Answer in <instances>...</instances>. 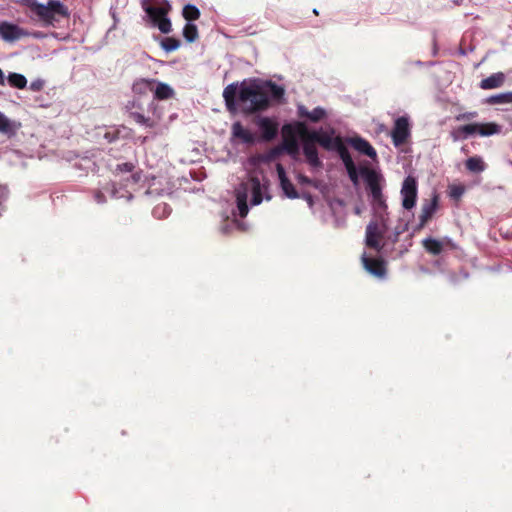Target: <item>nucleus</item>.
<instances>
[{
    "label": "nucleus",
    "mask_w": 512,
    "mask_h": 512,
    "mask_svg": "<svg viewBox=\"0 0 512 512\" xmlns=\"http://www.w3.org/2000/svg\"><path fill=\"white\" fill-rule=\"evenodd\" d=\"M237 207L239 210V215L241 217H245L248 213V205H247V195L246 193H238L237 194Z\"/></svg>",
    "instance_id": "obj_34"
},
{
    "label": "nucleus",
    "mask_w": 512,
    "mask_h": 512,
    "mask_svg": "<svg viewBox=\"0 0 512 512\" xmlns=\"http://www.w3.org/2000/svg\"><path fill=\"white\" fill-rule=\"evenodd\" d=\"M297 133L303 142V153L312 167H321L322 162L319 159L316 144L330 151L336 149V138H333L327 132L309 131L305 123L297 122Z\"/></svg>",
    "instance_id": "obj_1"
},
{
    "label": "nucleus",
    "mask_w": 512,
    "mask_h": 512,
    "mask_svg": "<svg viewBox=\"0 0 512 512\" xmlns=\"http://www.w3.org/2000/svg\"><path fill=\"white\" fill-rule=\"evenodd\" d=\"M361 173L365 176V180L371 193L372 207L375 213H377L379 216H382V214L387 210V204L382 193L379 176L374 170L368 168H363Z\"/></svg>",
    "instance_id": "obj_5"
},
{
    "label": "nucleus",
    "mask_w": 512,
    "mask_h": 512,
    "mask_svg": "<svg viewBox=\"0 0 512 512\" xmlns=\"http://www.w3.org/2000/svg\"><path fill=\"white\" fill-rule=\"evenodd\" d=\"M297 133V123L295 126L291 124H285L282 127V135L283 142L281 148H283V152L286 151L290 155H294L298 153L299 147L296 139Z\"/></svg>",
    "instance_id": "obj_9"
},
{
    "label": "nucleus",
    "mask_w": 512,
    "mask_h": 512,
    "mask_svg": "<svg viewBox=\"0 0 512 512\" xmlns=\"http://www.w3.org/2000/svg\"><path fill=\"white\" fill-rule=\"evenodd\" d=\"M298 115L299 117L307 118L312 122H319L326 116V112L321 107H316L312 111H308L305 106H299Z\"/></svg>",
    "instance_id": "obj_20"
},
{
    "label": "nucleus",
    "mask_w": 512,
    "mask_h": 512,
    "mask_svg": "<svg viewBox=\"0 0 512 512\" xmlns=\"http://www.w3.org/2000/svg\"><path fill=\"white\" fill-rule=\"evenodd\" d=\"M42 82L41 81H35L30 84V89L33 91H40L42 89Z\"/></svg>",
    "instance_id": "obj_41"
},
{
    "label": "nucleus",
    "mask_w": 512,
    "mask_h": 512,
    "mask_svg": "<svg viewBox=\"0 0 512 512\" xmlns=\"http://www.w3.org/2000/svg\"><path fill=\"white\" fill-rule=\"evenodd\" d=\"M437 207V196L433 198L430 203H426L422 206L421 213L419 216V228H423L427 222L432 218Z\"/></svg>",
    "instance_id": "obj_18"
},
{
    "label": "nucleus",
    "mask_w": 512,
    "mask_h": 512,
    "mask_svg": "<svg viewBox=\"0 0 512 512\" xmlns=\"http://www.w3.org/2000/svg\"><path fill=\"white\" fill-rule=\"evenodd\" d=\"M258 126L261 130V138L264 141H271L278 134V123L269 117L260 118Z\"/></svg>",
    "instance_id": "obj_14"
},
{
    "label": "nucleus",
    "mask_w": 512,
    "mask_h": 512,
    "mask_svg": "<svg viewBox=\"0 0 512 512\" xmlns=\"http://www.w3.org/2000/svg\"><path fill=\"white\" fill-rule=\"evenodd\" d=\"M180 44V40L174 37H166L161 42L162 48L167 52L177 50L180 47Z\"/></svg>",
    "instance_id": "obj_33"
},
{
    "label": "nucleus",
    "mask_w": 512,
    "mask_h": 512,
    "mask_svg": "<svg viewBox=\"0 0 512 512\" xmlns=\"http://www.w3.org/2000/svg\"><path fill=\"white\" fill-rule=\"evenodd\" d=\"M422 244L425 250L432 255H439L443 251V242L437 239L426 238L422 241Z\"/></svg>",
    "instance_id": "obj_27"
},
{
    "label": "nucleus",
    "mask_w": 512,
    "mask_h": 512,
    "mask_svg": "<svg viewBox=\"0 0 512 512\" xmlns=\"http://www.w3.org/2000/svg\"><path fill=\"white\" fill-rule=\"evenodd\" d=\"M501 132V126L494 122L487 123H469L458 126L450 132V137L454 142L467 139L469 136L478 134L482 137H488Z\"/></svg>",
    "instance_id": "obj_4"
},
{
    "label": "nucleus",
    "mask_w": 512,
    "mask_h": 512,
    "mask_svg": "<svg viewBox=\"0 0 512 512\" xmlns=\"http://www.w3.org/2000/svg\"><path fill=\"white\" fill-rule=\"evenodd\" d=\"M362 264L364 268L372 275L383 278L386 275V263L381 258H371L366 255V253H363L362 257Z\"/></svg>",
    "instance_id": "obj_12"
},
{
    "label": "nucleus",
    "mask_w": 512,
    "mask_h": 512,
    "mask_svg": "<svg viewBox=\"0 0 512 512\" xmlns=\"http://www.w3.org/2000/svg\"><path fill=\"white\" fill-rule=\"evenodd\" d=\"M236 95L237 84L232 83L224 88L223 98L229 111H233L235 109Z\"/></svg>",
    "instance_id": "obj_22"
},
{
    "label": "nucleus",
    "mask_w": 512,
    "mask_h": 512,
    "mask_svg": "<svg viewBox=\"0 0 512 512\" xmlns=\"http://www.w3.org/2000/svg\"><path fill=\"white\" fill-rule=\"evenodd\" d=\"M313 13H314L315 15H318V11H317V9H314V10H313Z\"/></svg>",
    "instance_id": "obj_48"
},
{
    "label": "nucleus",
    "mask_w": 512,
    "mask_h": 512,
    "mask_svg": "<svg viewBox=\"0 0 512 512\" xmlns=\"http://www.w3.org/2000/svg\"><path fill=\"white\" fill-rule=\"evenodd\" d=\"M14 3L26 8L31 18L44 25H53L57 21L56 16H69L68 8L61 0H48L47 4L39 3L37 0H14Z\"/></svg>",
    "instance_id": "obj_2"
},
{
    "label": "nucleus",
    "mask_w": 512,
    "mask_h": 512,
    "mask_svg": "<svg viewBox=\"0 0 512 512\" xmlns=\"http://www.w3.org/2000/svg\"><path fill=\"white\" fill-rule=\"evenodd\" d=\"M166 204H163L162 205V208L165 209L166 208ZM161 208V205H158L156 208H155V212H157L159 209Z\"/></svg>",
    "instance_id": "obj_46"
},
{
    "label": "nucleus",
    "mask_w": 512,
    "mask_h": 512,
    "mask_svg": "<svg viewBox=\"0 0 512 512\" xmlns=\"http://www.w3.org/2000/svg\"><path fill=\"white\" fill-rule=\"evenodd\" d=\"M238 100L242 105V110L246 114H253L266 110L270 101L261 83L252 82L250 84L242 83L240 86Z\"/></svg>",
    "instance_id": "obj_3"
},
{
    "label": "nucleus",
    "mask_w": 512,
    "mask_h": 512,
    "mask_svg": "<svg viewBox=\"0 0 512 512\" xmlns=\"http://www.w3.org/2000/svg\"><path fill=\"white\" fill-rule=\"evenodd\" d=\"M232 140H237L244 144H254L255 135L247 128H245L241 122L237 121L232 124L231 127Z\"/></svg>",
    "instance_id": "obj_13"
},
{
    "label": "nucleus",
    "mask_w": 512,
    "mask_h": 512,
    "mask_svg": "<svg viewBox=\"0 0 512 512\" xmlns=\"http://www.w3.org/2000/svg\"><path fill=\"white\" fill-rule=\"evenodd\" d=\"M299 180H300V182H302V183H306V184H310V183H311V180H310L307 176H304V175H301V176L299 177Z\"/></svg>",
    "instance_id": "obj_43"
},
{
    "label": "nucleus",
    "mask_w": 512,
    "mask_h": 512,
    "mask_svg": "<svg viewBox=\"0 0 512 512\" xmlns=\"http://www.w3.org/2000/svg\"><path fill=\"white\" fill-rule=\"evenodd\" d=\"M17 129L18 125L0 112V133L10 138L16 134Z\"/></svg>",
    "instance_id": "obj_21"
},
{
    "label": "nucleus",
    "mask_w": 512,
    "mask_h": 512,
    "mask_svg": "<svg viewBox=\"0 0 512 512\" xmlns=\"http://www.w3.org/2000/svg\"><path fill=\"white\" fill-rule=\"evenodd\" d=\"M170 10V6L162 5V6H147L145 7V12L149 16L152 23L158 27V29L162 33H169L172 29L171 21L167 17V14Z\"/></svg>",
    "instance_id": "obj_6"
},
{
    "label": "nucleus",
    "mask_w": 512,
    "mask_h": 512,
    "mask_svg": "<svg viewBox=\"0 0 512 512\" xmlns=\"http://www.w3.org/2000/svg\"><path fill=\"white\" fill-rule=\"evenodd\" d=\"M135 166L130 163V162H126V163H122V164H118L117 167H116V171L117 172H133Z\"/></svg>",
    "instance_id": "obj_40"
},
{
    "label": "nucleus",
    "mask_w": 512,
    "mask_h": 512,
    "mask_svg": "<svg viewBox=\"0 0 512 512\" xmlns=\"http://www.w3.org/2000/svg\"><path fill=\"white\" fill-rule=\"evenodd\" d=\"M95 199L98 203H104L105 202V196L101 191H97L95 193Z\"/></svg>",
    "instance_id": "obj_42"
},
{
    "label": "nucleus",
    "mask_w": 512,
    "mask_h": 512,
    "mask_svg": "<svg viewBox=\"0 0 512 512\" xmlns=\"http://www.w3.org/2000/svg\"><path fill=\"white\" fill-rule=\"evenodd\" d=\"M154 98L157 100H167L174 94L173 89L166 83L156 82L154 87Z\"/></svg>",
    "instance_id": "obj_23"
},
{
    "label": "nucleus",
    "mask_w": 512,
    "mask_h": 512,
    "mask_svg": "<svg viewBox=\"0 0 512 512\" xmlns=\"http://www.w3.org/2000/svg\"><path fill=\"white\" fill-rule=\"evenodd\" d=\"M4 84H5L4 73H3L2 69L0 68V85H4Z\"/></svg>",
    "instance_id": "obj_45"
},
{
    "label": "nucleus",
    "mask_w": 512,
    "mask_h": 512,
    "mask_svg": "<svg viewBox=\"0 0 512 512\" xmlns=\"http://www.w3.org/2000/svg\"><path fill=\"white\" fill-rule=\"evenodd\" d=\"M29 35V32L20 26L9 23H0V37L7 42H14Z\"/></svg>",
    "instance_id": "obj_11"
},
{
    "label": "nucleus",
    "mask_w": 512,
    "mask_h": 512,
    "mask_svg": "<svg viewBox=\"0 0 512 512\" xmlns=\"http://www.w3.org/2000/svg\"><path fill=\"white\" fill-rule=\"evenodd\" d=\"M410 124L406 116H401L395 120L394 127L391 132L393 144L399 147L405 144L410 137Z\"/></svg>",
    "instance_id": "obj_7"
},
{
    "label": "nucleus",
    "mask_w": 512,
    "mask_h": 512,
    "mask_svg": "<svg viewBox=\"0 0 512 512\" xmlns=\"http://www.w3.org/2000/svg\"><path fill=\"white\" fill-rule=\"evenodd\" d=\"M131 178H132V180H133V183H137V182L140 180L141 176H140V174H139V173H133V174L131 175Z\"/></svg>",
    "instance_id": "obj_44"
},
{
    "label": "nucleus",
    "mask_w": 512,
    "mask_h": 512,
    "mask_svg": "<svg viewBox=\"0 0 512 512\" xmlns=\"http://www.w3.org/2000/svg\"><path fill=\"white\" fill-rule=\"evenodd\" d=\"M465 167L469 172L481 173L486 169V163L482 157L472 156L465 161Z\"/></svg>",
    "instance_id": "obj_24"
},
{
    "label": "nucleus",
    "mask_w": 512,
    "mask_h": 512,
    "mask_svg": "<svg viewBox=\"0 0 512 512\" xmlns=\"http://www.w3.org/2000/svg\"><path fill=\"white\" fill-rule=\"evenodd\" d=\"M282 153H283V148H281V146H276V147L271 148L267 152L265 158L267 161H273V160L277 159Z\"/></svg>",
    "instance_id": "obj_36"
},
{
    "label": "nucleus",
    "mask_w": 512,
    "mask_h": 512,
    "mask_svg": "<svg viewBox=\"0 0 512 512\" xmlns=\"http://www.w3.org/2000/svg\"><path fill=\"white\" fill-rule=\"evenodd\" d=\"M182 15L185 20L191 22L199 19L200 11L195 5L187 4L183 8Z\"/></svg>",
    "instance_id": "obj_31"
},
{
    "label": "nucleus",
    "mask_w": 512,
    "mask_h": 512,
    "mask_svg": "<svg viewBox=\"0 0 512 512\" xmlns=\"http://www.w3.org/2000/svg\"><path fill=\"white\" fill-rule=\"evenodd\" d=\"M478 117L477 111H468L455 116L456 121H469Z\"/></svg>",
    "instance_id": "obj_37"
},
{
    "label": "nucleus",
    "mask_w": 512,
    "mask_h": 512,
    "mask_svg": "<svg viewBox=\"0 0 512 512\" xmlns=\"http://www.w3.org/2000/svg\"><path fill=\"white\" fill-rule=\"evenodd\" d=\"M365 244L369 248L375 249L377 252L381 251L383 245L381 239L383 238L384 231L379 228L375 221H371L366 227Z\"/></svg>",
    "instance_id": "obj_10"
},
{
    "label": "nucleus",
    "mask_w": 512,
    "mask_h": 512,
    "mask_svg": "<svg viewBox=\"0 0 512 512\" xmlns=\"http://www.w3.org/2000/svg\"><path fill=\"white\" fill-rule=\"evenodd\" d=\"M349 144L358 152L374 159L377 156L376 150L372 145L364 138L356 136L348 140Z\"/></svg>",
    "instance_id": "obj_15"
},
{
    "label": "nucleus",
    "mask_w": 512,
    "mask_h": 512,
    "mask_svg": "<svg viewBox=\"0 0 512 512\" xmlns=\"http://www.w3.org/2000/svg\"><path fill=\"white\" fill-rule=\"evenodd\" d=\"M7 81L11 87L24 89L27 85V79L24 75L19 73H10L7 77Z\"/></svg>",
    "instance_id": "obj_29"
},
{
    "label": "nucleus",
    "mask_w": 512,
    "mask_h": 512,
    "mask_svg": "<svg viewBox=\"0 0 512 512\" xmlns=\"http://www.w3.org/2000/svg\"><path fill=\"white\" fill-rule=\"evenodd\" d=\"M264 88L267 98L271 96L273 99H281L284 95V89L272 81L261 83Z\"/></svg>",
    "instance_id": "obj_25"
},
{
    "label": "nucleus",
    "mask_w": 512,
    "mask_h": 512,
    "mask_svg": "<svg viewBox=\"0 0 512 512\" xmlns=\"http://www.w3.org/2000/svg\"><path fill=\"white\" fill-rule=\"evenodd\" d=\"M465 192L463 185H452L450 186V196L454 199H459Z\"/></svg>",
    "instance_id": "obj_38"
},
{
    "label": "nucleus",
    "mask_w": 512,
    "mask_h": 512,
    "mask_svg": "<svg viewBox=\"0 0 512 512\" xmlns=\"http://www.w3.org/2000/svg\"><path fill=\"white\" fill-rule=\"evenodd\" d=\"M251 185V194H252V205H258L262 202V191H261V183L257 177H252L250 179Z\"/></svg>",
    "instance_id": "obj_28"
},
{
    "label": "nucleus",
    "mask_w": 512,
    "mask_h": 512,
    "mask_svg": "<svg viewBox=\"0 0 512 512\" xmlns=\"http://www.w3.org/2000/svg\"><path fill=\"white\" fill-rule=\"evenodd\" d=\"M156 80L141 78L133 83L132 91L138 95H146L154 90Z\"/></svg>",
    "instance_id": "obj_19"
},
{
    "label": "nucleus",
    "mask_w": 512,
    "mask_h": 512,
    "mask_svg": "<svg viewBox=\"0 0 512 512\" xmlns=\"http://www.w3.org/2000/svg\"><path fill=\"white\" fill-rule=\"evenodd\" d=\"M486 103L490 105L512 103V92L492 95L486 99Z\"/></svg>",
    "instance_id": "obj_30"
},
{
    "label": "nucleus",
    "mask_w": 512,
    "mask_h": 512,
    "mask_svg": "<svg viewBox=\"0 0 512 512\" xmlns=\"http://www.w3.org/2000/svg\"><path fill=\"white\" fill-rule=\"evenodd\" d=\"M401 195L402 206L407 210L412 209L417 200V181L414 177L408 176L405 178L401 188Z\"/></svg>",
    "instance_id": "obj_8"
},
{
    "label": "nucleus",
    "mask_w": 512,
    "mask_h": 512,
    "mask_svg": "<svg viewBox=\"0 0 512 512\" xmlns=\"http://www.w3.org/2000/svg\"><path fill=\"white\" fill-rule=\"evenodd\" d=\"M130 118H132L138 124L145 125L147 127H153L155 124L154 121H152L150 118H147L143 114L138 112H131Z\"/></svg>",
    "instance_id": "obj_35"
},
{
    "label": "nucleus",
    "mask_w": 512,
    "mask_h": 512,
    "mask_svg": "<svg viewBox=\"0 0 512 512\" xmlns=\"http://www.w3.org/2000/svg\"><path fill=\"white\" fill-rule=\"evenodd\" d=\"M345 168L347 170L350 180L353 182L354 185H357L359 183V178L356 165L354 164Z\"/></svg>",
    "instance_id": "obj_39"
},
{
    "label": "nucleus",
    "mask_w": 512,
    "mask_h": 512,
    "mask_svg": "<svg viewBox=\"0 0 512 512\" xmlns=\"http://www.w3.org/2000/svg\"><path fill=\"white\" fill-rule=\"evenodd\" d=\"M277 170L280 178L281 188L285 195L290 199L299 198V194L295 189L293 183L286 177L283 167L278 164Z\"/></svg>",
    "instance_id": "obj_16"
},
{
    "label": "nucleus",
    "mask_w": 512,
    "mask_h": 512,
    "mask_svg": "<svg viewBox=\"0 0 512 512\" xmlns=\"http://www.w3.org/2000/svg\"><path fill=\"white\" fill-rule=\"evenodd\" d=\"M446 243H447L448 245H450V246H452V247H453V244L451 243V241H450V240H447V241H446Z\"/></svg>",
    "instance_id": "obj_47"
},
{
    "label": "nucleus",
    "mask_w": 512,
    "mask_h": 512,
    "mask_svg": "<svg viewBox=\"0 0 512 512\" xmlns=\"http://www.w3.org/2000/svg\"><path fill=\"white\" fill-rule=\"evenodd\" d=\"M183 36L189 43L196 41L199 36L197 26L192 23H187L183 28Z\"/></svg>",
    "instance_id": "obj_32"
},
{
    "label": "nucleus",
    "mask_w": 512,
    "mask_h": 512,
    "mask_svg": "<svg viewBox=\"0 0 512 512\" xmlns=\"http://www.w3.org/2000/svg\"><path fill=\"white\" fill-rule=\"evenodd\" d=\"M341 160L343 161L344 163V166L345 167H348V166H351V165H354V161L348 151V149L346 148V146L342 143V140L340 137H336V149H335Z\"/></svg>",
    "instance_id": "obj_26"
},
{
    "label": "nucleus",
    "mask_w": 512,
    "mask_h": 512,
    "mask_svg": "<svg viewBox=\"0 0 512 512\" xmlns=\"http://www.w3.org/2000/svg\"><path fill=\"white\" fill-rule=\"evenodd\" d=\"M505 82V75L502 72H497L489 77L482 79L479 86L483 90L496 89L501 87Z\"/></svg>",
    "instance_id": "obj_17"
}]
</instances>
